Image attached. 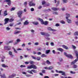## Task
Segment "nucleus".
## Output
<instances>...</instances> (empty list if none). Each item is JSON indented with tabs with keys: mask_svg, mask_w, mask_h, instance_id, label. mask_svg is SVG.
Instances as JSON below:
<instances>
[{
	"mask_svg": "<svg viewBox=\"0 0 78 78\" xmlns=\"http://www.w3.org/2000/svg\"><path fill=\"white\" fill-rule=\"evenodd\" d=\"M27 69H37V67L36 66L33 65L31 66H28L27 68Z\"/></svg>",
	"mask_w": 78,
	"mask_h": 78,
	"instance_id": "nucleus-1",
	"label": "nucleus"
},
{
	"mask_svg": "<svg viewBox=\"0 0 78 78\" xmlns=\"http://www.w3.org/2000/svg\"><path fill=\"white\" fill-rule=\"evenodd\" d=\"M17 14L18 15V17H19V18H21L22 17V14H23V11H19L18 12Z\"/></svg>",
	"mask_w": 78,
	"mask_h": 78,
	"instance_id": "nucleus-2",
	"label": "nucleus"
},
{
	"mask_svg": "<svg viewBox=\"0 0 78 78\" xmlns=\"http://www.w3.org/2000/svg\"><path fill=\"white\" fill-rule=\"evenodd\" d=\"M29 5L30 6H34L36 5V4L35 3H33V1H32L30 2L29 3Z\"/></svg>",
	"mask_w": 78,
	"mask_h": 78,
	"instance_id": "nucleus-3",
	"label": "nucleus"
},
{
	"mask_svg": "<svg viewBox=\"0 0 78 78\" xmlns=\"http://www.w3.org/2000/svg\"><path fill=\"white\" fill-rule=\"evenodd\" d=\"M4 2H8L7 4L9 6H11V2L10 0H5L4 1Z\"/></svg>",
	"mask_w": 78,
	"mask_h": 78,
	"instance_id": "nucleus-4",
	"label": "nucleus"
},
{
	"mask_svg": "<svg viewBox=\"0 0 78 78\" xmlns=\"http://www.w3.org/2000/svg\"><path fill=\"white\" fill-rule=\"evenodd\" d=\"M4 49L5 50H11V47L9 46H4Z\"/></svg>",
	"mask_w": 78,
	"mask_h": 78,
	"instance_id": "nucleus-5",
	"label": "nucleus"
},
{
	"mask_svg": "<svg viewBox=\"0 0 78 78\" xmlns=\"http://www.w3.org/2000/svg\"><path fill=\"white\" fill-rule=\"evenodd\" d=\"M59 73H62V75H64V76H66V73L64 71H59Z\"/></svg>",
	"mask_w": 78,
	"mask_h": 78,
	"instance_id": "nucleus-6",
	"label": "nucleus"
},
{
	"mask_svg": "<svg viewBox=\"0 0 78 78\" xmlns=\"http://www.w3.org/2000/svg\"><path fill=\"white\" fill-rule=\"evenodd\" d=\"M9 20V18H5V23H4V24L5 25H6V24H7V23H8V22Z\"/></svg>",
	"mask_w": 78,
	"mask_h": 78,
	"instance_id": "nucleus-7",
	"label": "nucleus"
},
{
	"mask_svg": "<svg viewBox=\"0 0 78 78\" xmlns=\"http://www.w3.org/2000/svg\"><path fill=\"white\" fill-rule=\"evenodd\" d=\"M47 29L48 30H49V31H56V30L51 29V27H47Z\"/></svg>",
	"mask_w": 78,
	"mask_h": 78,
	"instance_id": "nucleus-8",
	"label": "nucleus"
},
{
	"mask_svg": "<svg viewBox=\"0 0 78 78\" xmlns=\"http://www.w3.org/2000/svg\"><path fill=\"white\" fill-rule=\"evenodd\" d=\"M37 20H39V21H40V22H41V24H42L44 23V20L40 18H37Z\"/></svg>",
	"mask_w": 78,
	"mask_h": 78,
	"instance_id": "nucleus-9",
	"label": "nucleus"
},
{
	"mask_svg": "<svg viewBox=\"0 0 78 78\" xmlns=\"http://www.w3.org/2000/svg\"><path fill=\"white\" fill-rule=\"evenodd\" d=\"M16 76V74L14 73H13L12 75L9 76V78H13V77H14V76Z\"/></svg>",
	"mask_w": 78,
	"mask_h": 78,
	"instance_id": "nucleus-10",
	"label": "nucleus"
},
{
	"mask_svg": "<svg viewBox=\"0 0 78 78\" xmlns=\"http://www.w3.org/2000/svg\"><path fill=\"white\" fill-rule=\"evenodd\" d=\"M51 9L53 11H58V10H59V8H55V7H53L51 8Z\"/></svg>",
	"mask_w": 78,
	"mask_h": 78,
	"instance_id": "nucleus-11",
	"label": "nucleus"
},
{
	"mask_svg": "<svg viewBox=\"0 0 78 78\" xmlns=\"http://www.w3.org/2000/svg\"><path fill=\"white\" fill-rule=\"evenodd\" d=\"M42 24L45 25H48V22L47 21H46L45 22L43 21V23Z\"/></svg>",
	"mask_w": 78,
	"mask_h": 78,
	"instance_id": "nucleus-12",
	"label": "nucleus"
},
{
	"mask_svg": "<svg viewBox=\"0 0 78 78\" xmlns=\"http://www.w3.org/2000/svg\"><path fill=\"white\" fill-rule=\"evenodd\" d=\"M29 24V22H28V20H26L24 23V25H27Z\"/></svg>",
	"mask_w": 78,
	"mask_h": 78,
	"instance_id": "nucleus-13",
	"label": "nucleus"
},
{
	"mask_svg": "<svg viewBox=\"0 0 78 78\" xmlns=\"http://www.w3.org/2000/svg\"><path fill=\"white\" fill-rule=\"evenodd\" d=\"M57 50H58V51H60L61 52H62V51H64V50L62 48H57Z\"/></svg>",
	"mask_w": 78,
	"mask_h": 78,
	"instance_id": "nucleus-14",
	"label": "nucleus"
},
{
	"mask_svg": "<svg viewBox=\"0 0 78 78\" xmlns=\"http://www.w3.org/2000/svg\"><path fill=\"white\" fill-rule=\"evenodd\" d=\"M8 15V13H7V11L5 10L4 12V16H6Z\"/></svg>",
	"mask_w": 78,
	"mask_h": 78,
	"instance_id": "nucleus-15",
	"label": "nucleus"
},
{
	"mask_svg": "<svg viewBox=\"0 0 78 78\" xmlns=\"http://www.w3.org/2000/svg\"><path fill=\"white\" fill-rule=\"evenodd\" d=\"M77 59H76L74 61H73L71 62V65H73V64H74L77 61Z\"/></svg>",
	"mask_w": 78,
	"mask_h": 78,
	"instance_id": "nucleus-16",
	"label": "nucleus"
},
{
	"mask_svg": "<svg viewBox=\"0 0 78 78\" xmlns=\"http://www.w3.org/2000/svg\"><path fill=\"white\" fill-rule=\"evenodd\" d=\"M9 54L11 56V57H12L14 56V55H12V52L11 51H9Z\"/></svg>",
	"mask_w": 78,
	"mask_h": 78,
	"instance_id": "nucleus-17",
	"label": "nucleus"
},
{
	"mask_svg": "<svg viewBox=\"0 0 78 78\" xmlns=\"http://www.w3.org/2000/svg\"><path fill=\"white\" fill-rule=\"evenodd\" d=\"M21 33V31H18L17 32L15 31L14 34H18V33Z\"/></svg>",
	"mask_w": 78,
	"mask_h": 78,
	"instance_id": "nucleus-18",
	"label": "nucleus"
},
{
	"mask_svg": "<svg viewBox=\"0 0 78 78\" xmlns=\"http://www.w3.org/2000/svg\"><path fill=\"white\" fill-rule=\"evenodd\" d=\"M62 47L63 48H64L65 49H66V50H67V49H68V47H67L65 45H62Z\"/></svg>",
	"mask_w": 78,
	"mask_h": 78,
	"instance_id": "nucleus-19",
	"label": "nucleus"
},
{
	"mask_svg": "<svg viewBox=\"0 0 78 78\" xmlns=\"http://www.w3.org/2000/svg\"><path fill=\"white\" fill-rule=\"evenodd\" d=\"M66 19H67V22L68 23H69V19H68V17H69V14L66 13Z\"/></svg>",
	"mask_w": 78,
	"mask_h": 78,
	"instance_id": "nucleus-20",
	"label": "nucleus"
},
{
	"mask_svg": "<svg viewBox=\"0 0 78 78\" xmlns=\"http://www.w3.org/2000/svg\"><path fill=\"white\" fill-rule=\"evenodd\" d=\"M2 67H4L5 68H6V67H8V66L5 65L4 64H2Z\"/></svg>",
	"mask_w": 78,
	"mask_h": 78,
	"instance_id": "nucleus-21",
	"label": "nucleus"
},
{
	"mask_svg": "<svg viewBox=\"0 0 78 78\" xmlns=\"http://www.w3.org/2000/svg\"><path fill=\"white\" fill-rule=\"evenodd\" d=\"M69 58L70 59H73V56H72V55L70 54L69 55Z\"/></svg>",
	"mask_w": 78,
	"mask_h": 78,
	"instance_id": "nucleus-22",
	"label": "nucleus"
},
{
	"mask_svg": "<svg viewBox=\"0 0 78 78\" xmlns=\"http://www.w3.org/2000/svg\"><path fill=\"white\" fill-rule=\"evenodd\" d=\"M41 58L40 57H37L36 58V60L37 61H40L41 60Z\"/></svg>",
	"mask_w": 78,
	"mask_h": 78,
	"instance_id": "nucleus-23",
	"label": "nucleus"
},
{
	"mask_svg": "<svg viewBox=\"0 0 78 78\" xmlns=\"http://www.w3.org/2000/svg\"><path fill=\"white\" fill-rule=\"evenodd\" d=\"M53 14L55 15H58V13L57 12H53Z\"/></svg>",
	"mask_w": 78,
	"mask_h": 78,
	"instance_id": "nucleus-24",
	"label": "nucleus"
},
{
	"mask_svg": "<svg viewBox=\"0 0 78 78\" xmlns=\"http://www.w3.org/2000/svg\"><path fill=\"white\" fill-rule=\"evenodd\" d=\"M41 56L42 58H44V57H47V55L44 54H43L41 55Z\"/></svg>",
	"mask_w": 78,
	"mask_h": 78,
	"instance_id": "nucleus-25",
	"label": "nucleus"
},
{
	"mask_svg": "<svg viewBox=\"0 0 78 78\" xmlns=\"http://www.w3.org/2000/svg\"><path fill=\"white\" fill-rule=\"evenodd\" d=\"M64 54L66 56V57H67V58H69V55L67 54V53L66 52H64Z\"/></svg>",
	"mask_w": 78,
	"mask_h": 78,
	"instance_id": "nucleus-26",
	"label": "nucleus"
},
{
	"mask_svg": "<svg viewBox=\"0 0 78 78\" xmlns=\"http://www.w3.org/2000/svg\"><path fill=\"white\" fill-rule=\"evenodd\" d=\"M33 23L34 24V25H38L39 23H38V22H33Z\"/></svg>",
	"mask_w": 78,
	"mask_h": 78,
	"instance_id": "nucleus-27",
	"label": "nucleus"
},
{
	"mask_svg": "<svg viewBox=\"0 0 78 78\" xmlns=\"http://www.w3.org/2000/svg\"><path fill=\"white\" fill-rule=\"evenodd\" d=\"M45 36L47 37H49L50 35L48 33H45Z\"/></svg>",
	"mask_w": 78,
	"mask_h": 78,
	"instance_id": "nucleus-28",
	"label": "nucleus"
},
{
	"mask_svg": "<svg viewBox=\"0 0 78 78\" xmlns=\"http://www.w3.org/2000/svg\"><path fill=\"white\" fill-rule=\"evenodd\" d=\"M74 36H78V32H76L74 34Z\"/></svg>",
	"mask_w": 78,
	"mask_h": 78,
	"instance_id": "nucleus-29",
	"label": "nucleus"
},
{
	"mask_svg": "<svg viewBox=\"0 0 78 78\" xmlns=\"http://www.w3.org/2000/svg\"><path fill=\"white\" fill-rule=\"evenodd\" d=\"M73 69H76V68H77V66L76 65H74L73 66Z\"/></svg>",
	"mask_w": 78,
	"mask_h": 78,
	"instance_id": "nucleus-30",
	"label": "nucleus"
},
{
	"mask_svg": "<svg viewBox=\"0 0 78 78\" xmlns=\"http://www.w3.org/2000/svg\"><path fill=\"white\" fill-rule=\"evenodd\" d=\"M40 33L41 34V35H42L43 36H44V35L45 36V32H41Z\"/></svg>",
	"mask_w": 78,
	"mask_h": 78,
	"instance_id": "nucleus-31",
	"label": "nucleus"
},
{
	"mask_svg": "<svg viewBox=\"0 0 78 78\" xmlns=\"http://www.w3.org/2000/svg\"><path fill=\"white\" fill-rule=\"evenodd\" d=\"M70 72L71 74H75L76 73V72L72 71H70Z\"/></svg>",
	"mask_w": 78,
	"mask_h": 78,
	"instance_id": "nucleus-32",
	"label": "nucleus"
},
{
	"mask_svg": "<svg viewBox=\"0 0 78 78\" xmlns=\"http://www.w3.org/2000/svg\"><path fill=\"white\" fill-rule=\"evenodd\" d=\"M32 70L31 71L29 70L28 71V73H30L31 74H32V75H33V73L32 72Z\"/></svg>",
	"mask_w": 78,
	"mask_h": 78,
	"instance_id": "nucleus-33",
	"label": "nucleus"
},
{
	"mask_svg": "<svg viewBox=\"0 0 78 78\" xmlns=\"http://www.w3.org/2000/svg\"><path fill=\"white\" fill-rule=\"evenodd\" d=\"M1 76L2 78H6V76H5V74L1 75Z\"/></svg>",
	"mask_w": 78,
	"mask_h": 78,
	"instance_id": "nucleus-34",
	"label": "nucleus"
},
{
	"mask_svg": "<svg viewBox=\"0 0 78 78\" xmlns=\"http://www.w3.org/2000/svg\"><path fill=\"white\" fill-rule=\"evenodd\" d=\"M53 69V66H50L48 67V70H51Z\"/></svg>",
	"mask_w": 78,
	"mask_h": 78,
	"instance_id": "nucleus-35",
	"label": "nucleus"
},
{
	"mask_svg": "<svg viewBox=\"0 0 78 78\" xmlns=\"http://www.w3.org/2000/svg\"><path fill=\"white\" fill-rule=\"evenodd\" d=\"M46 63L47 64H51V63H50V62L48 61V60H47L46 61Z\"/></svg>",
	"mask_w": 78,
	"mask_h": 78,
	"instance_id": "nucleus-36",
	"label": "nucleus"
},
{
	"mask_svg": "<svg viewBox=\"0 0 78 78\" xmlns=\"http://www.w3.org/2000/svg\"><path fill=\"white\" fill-rule=\"evenodd\" d=\"M32 72H34V73H37V70H35L34 69H33V70H32Z\"/></svg>",
	"mask_w": 78,
	"mask_h": 78,
	"instance_id": "nucleus-37",
	"label": "nucleus"
},
{
	"mask_svg": "<svg viewBox=\"0 0 78 78\" xmlns=\"http://www.w3.org/2000/svg\"><path fill=\"white\" fill-rule=\"evenodd\" d=\"M13 21H14V19H13L12 18H11V19H10V20H9V22H12Z\"/></svg>",
	"mask_w": 78,
	"mask_h": 78,
	"instance_id": "nucleus-38",
	"label": "nucleus"
},
{
	"mask_svg": "<svg viewBox=\"0 0 78 78\" xmlns=\"http://www.w3.org/2000/svg\"><path fill=\"white\" fill-rule=\"evenodd\" d=\"M50 50H46V53H47V54H48V53H50Z\"/></svg>",
	"mask_w": 78,
	"mask_h": 78,
	"instance_id": "nucleus-39",
	"label": "nucleus"
},
{
	"mask_svg": "<svg viewBox=\"0 0 78 78\" xmlns=\"http://www.w3.org/2000/svg\"><path fill=\"white\" fill-rule=\"evenodd\" d=\"M31 57H32V58L33 59H34L36 60V57L35 56H31Z\"/></svg>",
	"mask_w": 78,
	"mask_h": 78,
	"instance_id": "nucleus-40",
	"label": "nucleus"
},
{
	"mask_svg": "<svg viewBox=\"0 0 78 78\" xmlns=\"http://www.w3.org/2000/svg\"><path fill=\"white\" fill-rule=\"evenodd\" d=\"M20 41H21L20 40V39H17L16 40V41L18 43H19V42H20Z\"/></svg>",
	"mask_w": 78,
	"mask_h": 78,
	"instance_id": "nucleus-41",
	"label": "nucleus"
},
{
	"mask_svg": "<svg viewBox=\"0 0 78 78\" xmlns=\"http://www.w3.org/2000/svg\"><path fill=\"white\" fill-rule=\"evenodd\" d=\"M15 10V8L12 7L10 9V11H14Z\"/></svg>",
	"mask_w": 78,
	"mask_h": 78,
	"instance_id": "nucleus-42",
	"label": "nucleus"
},
{
	"mask_svg": "<svg viewBox=\"0 0 78 78\" xmlns=\"http://www.w3.org/2000/svg\"><path fill=\"white\" fill-rule=\"evenodd\" d=\"M26 76H27V77H30L31 76V75L30 74H27L26 75Z\"/></svg>",
	"mask_w": 78,
	"mask_h": 78,
	"instance_id": "nucleus-43",
	"label": "nucleus"
},
{
	"mask_svg": "<svg viewBox=\"0 0 78 78\" xmlns=\"http://www.w3.org/2000/svg\"><path fill=\"white\" fill-rule=\"evenodd\" d=\"M62 1L64 3H66L67 2V0H62Z\"/></svg>",
	"mask_w": 78,
	"mask_h": 78,
	"instance_id": "nucleus-44",
	"label": "nucleus"
},
{
	"mask_svg": "<svg viewBox=\"0 0 78 78\" xmlns=\"http://www.w3.org/2000/svg\"><path fill=\"white\" fill-rule=\"evenodd\" d=\"M37 55H42V54L41 53V52H38L37 53Z\"/></svg>",
	"mask_w": 78,
	"mask_h": 78,
	"instance_id": "nucleus-45",
	"label": "nucleus"
},
{
	"mask_svg": "<svg viewBox=\"0 0 78 78\" xmlns=\"http://www.w3.org/2000/svg\"><path fill=\"white\" fill-rule=\"evenodd\" d=\"M50 44H51V46H54V45H55V44H54V43L53 42H51Z\"/></svg>",
	"mask_w": 78,
	"mask_h": 78,
	"instance_id": "nucleus-46",
	"label": "nucleus"
},
{
	"mask_svg": "<svg viewBox=\"0 0 78 78\" xmlns=\"http://www.w3.org/2000/svg\"><path fill=\"white\" fill-rule=\"evenodd\" d=\"M60 23H62L63 24H64V23H65V22L64 21H61Z\"/></svg>",
	"mask_w": 78,
	"mask_h": 78,
	"instance_id": "nucleus-47",
	"label": "nucleus"
},
{
	"mask_svg": "<svg viewBox=\"0 0 78 78\" xmlns=\"http://www.w3.org/2000/svg\"><path fill=\"white\" fill-rule=\"evenodd\" d=\"M37 50L38 51H41V50H42V48H37Z\"/></svg>",
	"mask_w": 78,
	"mask_h": 78,
	"instance_id": "nucleus-48",
	"label": "nucleus"
},
{
	"mask_svg": "<svg viewBox=\"0 0 78 78\" xmlns=\"http://www.w3.org/2000/svg\"><path fill=\"white\" fill-rule=\"evenodd\" d=\"M57 3L56 4L57 5L56 6H58V5L59 4V1H57Z\"/></svg>",
	"mask_w": 78,
	"mask_h": 78,
	"instance_id": "nucleus-49",
	"label": "nucleus"
},
{
	"mask_svg": "<svg viewBox=\"0 0 78 78\" xmlns=\"http://www.w3.org/2000/svg\"><path fill=\"white\" fill-rule=\"evenodd\" d=\"M72 47L73 48V49H76V47L73 45H72Z\"/></svg>",
	"mask_w": 78,
	"mask_h": 78,
	"instance_id": "nucleus-50",
	"label": "nucleus"
},
{
	"mask_svg": "<svg viewBox=\"0 0 78 78\" xmlns=\"http://www.w3.org/2000/svg\"><path fill=\"white\" fill-rule=\"evenodd\" d=\"M26 67L25 66H24L23 65H21L20 66V67H21L22 68V67Z\"/></svg>",
	"mask_w": 78,
	"mask_h": 78,
	"instance_id": "nucleus-51",
	"label": "nucleus"
},
{
	"mask_svg": "<svg viewBox=\"0 0 78 78\" xmlns=\"http://www.w3.org/2000/svg\"><path fill=\"white\" fill-rule=\"evenodd\" d=\"M30 64H33L34 63V62L32 61H30Z\"/></svg>",
	"mask_w": 78,
	"mask_h": 78,
	"instance_id": "nucleus-52",
	"label": "nucleus"
},
{
	"mask_svg": "<svg viewBox=\"0 0 78 78\" xmlns=\"http://www.w3.org/2000/svg\"><path fill=\"white\" fill-rule=\"evenodd\" d=\"M34 45H39V43H38V42L35 43L34 44Z\"/></svg>",
	"mask_w": 78,
	"mask_h": 78,
	"instance_id": "nucleus-53",
	"label": "nucleus"
},
{
	"mask_svg": "<svg viewBox=\"0 0 78 78\" xmlns=\"http://www.w3.org/2000/svg\"><path fill=\"white\" fill-rule=\"evenodd\" d=\"M72 23V20H69V23Z\"/></svg>",
	"mask_w": 78,
	"mask_h": 78,
	"instance_id": "nucleus-54",
	"label": "nucleus"
},
{
	"mask_svg": "<svg viewBox=\"0 0 78 78\" xmlns=\"http://www.w3.org/2000/svg\"><path fill=\"white\" fill-rule=\"evenodd\" d=\"M24 5L25 6H27V2H25L24 3Z\"/></svg>",
	"mask_w": 78,
	"mask_h": 78,
	"instance_id": "nucleus-55",
	"label": "nucleus"
},
{
	"mask_svg": "<svg viewBox=\"0 0 78 78\" xmlns=\"http://www.w3.org/2000/svg\"><path fill=\"white\" fill-rule=\"evenodd\" d=\"M24 63H25V64H29V62H24Z\"/></svg>",
	"mask_w": 78,
	"mask_h": 78,
	"instance_id": "nucleus-56",
	"label": "nucleus"
},
{
	"mask_svg": "<svg viewBox=\"0 0 78 78\" xmlns=\"http://www.w3.org/2000/svg\"><path fill=\"white\" fill-rule=\"evenodd\" d=\"M30 10L31 11H34V9L33 8H32Z\"/></svg>",
	"mask_w": 78,
	"mask_h": 78,
	"instance_id": "nucleus-57",
	"label": "nucleus"
},
{
	"mask_svg": "<svg viewBox=\"0 0 78 78\" xmlns=\"http://www.w3.org/2000/svg\"><path fill=\"white\" fill-rule=\"evenodd\" d=\"M55 26H56V27H59V24L57 23L55 25Z\"/></svg>",
	"mask_w": 78,
	"mask_h": 78,
	"instance_id": "nucleus-58",
	"label": "nucleus"
},
{
	"mask_svg": "<svg viewBox=\"0 0 78 78\" xmlns=\"http://www.w3.org/2000/svg\"><path fill=\"white\" fill-rule=\"evenodd\" d=\"M59 60L60 62H62V58H60L59 59Z\"/></svg>",
	"mask_w": 78,
	"mask_h": 78,
	"instance_id": "nucleus-59",
	"label": "nucleus"
},
{
	"mask_svg": "<svg viewBox=\"0 0 78 78\" xmlns=\"http://www.w3.org/2000/svg\"><path fill=\"white\" fill-rule=\"evenodd\" d=\"M25 44L24 43L22 45V46L23 47H25Z\"/></svg>",
	"mask_w": 78,
	"mask_h": 78,
	"instance_id": "nucleus-60",
	"label": "nucleus"
},
{
	"mask_svg": "<svg viewBox=\"0 0 78 78\" xmlns=\"http://www.w3.org/2000/svg\"><path fill=\"white\" fill-rule=\"evenodd\" d=\"M13 25H14V23H12V24H10L9 25L10 27H12V26H13Z\"/></svg>",
	"mask_w": 78,
	"mask_h": 78,
	"instance_id": "nucleus-61",
	"label": "nucleus"
},
{
	"mask_svg": "<svg viewBox=\"0 0 78 78\" xmlns=\"http://www.w3.org/2000/svg\"><path fill=\"white\" fill-rule=\"evenodd\" d=\"M14 42V40L10 41L9 42V43H12V42Z\"/></svg>",
	"mask_w": 78,
	"mask_h": 78,
	"instance_id": "nucleus-62",
	"label": "nucleus"
},
{
	"mask_svg": "<svg viewBox=\"0 0 78 78\" xmlns=\"http://www.w3.org/2000/svg\"><path fill=\"white\" fill-rule=\"evenodd\" d=\"M45 2L44 1H43L42 2V5H45Z\"/></svg>",
	"mask_w": 78,
	"mask_h": 78,
	"instance_id": "nucleus-63",
	"label": "nucleus"
},
{
	"mask_svg": "<svg viewBox=\"0 0 78 78\" xmlns=\"http://www.w3.org/2000/svg\"><path fill=\"white\" fill-rule=\"evenodd\" d=\"M60 77L61 78H69V77H64V76H61Z\"/></svg>",
	"mask_w": 78,
	"mask_h": 78,
	"instance_id": "nucleus-64",
	"label": "nucleus"
}]
</instances>
